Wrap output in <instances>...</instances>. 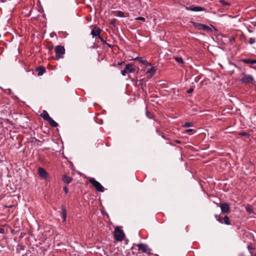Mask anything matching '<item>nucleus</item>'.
<instances>
[{
  "label": "nucleus",
  "instance_id": "f257e3e1",
  "mask_svg": "<svg viewBox=\"0 0 256 256\" xmlns=\"http://www.w3.org/2000/svg\"><path fill=\"white\" fill-rule=\"evenodd\" d=\"M125 236V234L122 230L118 226H116L114 230V238L116 241L122 242Z\"/></svg>",
  "mask_w": 256,
  "mask_h": 256
},
{
  "label": "nucleus",
  "instance_id": "f03ea898",
  "mask_svg": "<svg viewBox=\"0 0 256 256\" xmlns=\"http://www.w3.org/2000/svg\"><path fill=\"white\" fill-rule=\"evenodd\" d=\"M89 182L94 187L96 191L104 192V186L94 178H90L88 179Z\"/></svg>",
  "mask_w": 256,
  "mask_h": 256
},
{
  "label": "nucleus",
  "instance_id": "7ed1b4c3",
  "mask_svg": "<svg viewBox=\"0 0 256 256\" xmlns=\"http://www.w3.org/2000/svg\"><path fill=\"white\" fill-rule=\"evenodd\" d=\"M56 59L58 60L64 58L63 55L65 54V48L64 46L58 45L56 47Z\"/></svg>",
  "mask_w": 256,
  "mask_h": 256
},
{
  "label": "nucleus",
  "instance_id": "20e7f679",
  "mask_svg": "<svg viewBox=\"0 0 256 256\" xmlns=\"http://www.w3.org/2000/svg\"><path fill=\"white\" fill-rule=\"evenodd\" d=\"M242 77L240 80L242 84H253L254 82V78L252 75L242 74Z\"/></svg>",
  "mask_w": 256,
  "mask_h": 256
},
{
  "label": "nucleus",
  "instance_id": "39448f33",
  "mask_svg": "<svg viewBox=\"0 0 256 256\" xmlns=\"http://www.w3.org/2000/svg\"><path fill=\"white\" fill-rule=\"evenodd\" d=\"M137 247L138 248V250L140 251H142L148 254H152V250L148 246V245L144 244H139L137 245Z\"/></svg>",
  "mask_w": 256,
  "mask_h": 256
},
{
  "label": "nucleus",
  "instance_id": "423d86ee",
  "mask_svg": "<svg viewBox=\"0 0 256 256\" xmlns=\"http://www.w3.org/2000/svg\"><path fill=\"white\" fill-rule=\"evenodd\" d=\"M215 218L216 220L221 224H224L226 225L230 224V221L229 218L227 216H226L224 217H222L220 215L216 214Z\"/></svg>",
  "mask_w": 256,
  "mask_h": 256
},
{
  "label": "nucleus",
  "instance_id": "0eeeda50",
  "mask_svg": "<svg viewBox=\"0 0 256 256\" xmlns=\"http://www.w3.org/2000/svg\"><path fill=\"white\" fill-rule=\"evenodd\" d=\"M38 174L39 176L42 178L46 179L48 176V173L46 172V171L42 168H38Z\"/></svg>",
  "mask_w": 256,
  "mask_h": 256
},
{
  "label": "nucleus",
  "instance_id": "6e6552de",
  "mask_svg": "<svg viewBox=\"0 0 256 256\" xmlns=\"http://www.w3.org/2000/svg\"><path fill=\"white\" fill-rule=\"evenodd\" d=\"M220 208L222 212L228 214L230 211V208L227 203H222L220 205Z\"/></svg>",
  "mask_w": 256,
  "mask_h": 256
},
{
  "label": "nucleus",
  "instance_id": "1a4fd4ad",
  "mask_svg": "<svg viewBox=\"0 0 256 256\" xmlns=\"http://www.w3.org/2000/svg\"><path fill=\"white\" fill-rule=\"evenodd\" d=\"M186 10H188L193 12H201L204 10V8L202 6H190L186 7Z\"/></svg>",
  "mask_w": 256,
  "mask_h": 256
},
{
  "label": "nucleus",
  "instance_id": "9d476101",
  "mask_svg": "<svg viewBox=\"0 0 256 256\" xmlns=\"http://www.w3.org/2000/svg\"><path fill=\"white\" fill-rule=\"evenodd\" d=\"M125 68L128 74L134 73L136 71V68L132 64H128L126 65Z\"/></svg>",
  "mask_w": 256,
  "mask_h": 256
},
{
  "label": "nucleus",
  "instance_id": "9b49d317",
  "mask_svg": "<svg viewBox=\"0 0 256 256\" xmlns=\"http://www.w3.org/2000/svg\"><path fill=\"white\" fill-rule=\"evenodd\" d=\"M60 209L62 210V216L63 218V222H66L67 216V211L66 208L65 206H60Z\"/></svg>",
  "mask_w": 256,
  "mask_h": 256
},
{
  "label": "nucleus",
  "instance_id": "f8f14e48",
  "mask_svg": "<svg viewBox=\"0 0 256 256\" xmlns=\"http://www.w3.org/2000/svg\"><path fill=\"white\" fill-rule=\"evenodd\" d=\"M102 30L100 28H94L91 31V34L93 37L98 36V38L100 36Z\"/></svg>",
  "mask_w": 256,
  "mask_h": 256
},
{
  "label": "nucleus",
  "instance_id": "ddd939ff",
  "mask_svg": "<svg viewBox=\"0 0 256 256\" xmlns=\"http://www.w3.org/2000/svg\"><path fill=\"white\" fill-rule=\"evenodd\" d=\"M36 70L38 72V76H41L46 72V68L43 66H38L36 68Z\"/></svg>",
  "mask_w": 256,
  "mask_h": 256
},
{
  "label": "nucleus",
  "instance_id": "4468645a",
  "mask_svg": "<svg viewBox=\"0 0 256 256\" xmlns=\"http://www.w3.org/2000/svg\"><path fill=\"white\" fill-rule=\"evenodd\" d=\"M62 180L64 182L68 184L72 182V178L70 176L65 174L62 176Z\"/></svg>",
  "mask_w": 256,
  "mask_h": 256
},
{
  "label": "nucleus",
  "instance_id": "2eb2a0df",
  "mask_svg": "<svg viewBox=\"0 0 256 256\" xmlns=\"http://www.w3.org/2000/svg\"><path fill=\"white\" fill-rule=\"evenodd\" d=\"M134 60H138L140 63L142 64L145 65H151V64L148 62L146 60H143L142 58V57H136L135 58H134Z\"/></svg>",
  "mask_w": 256,
  "mask_h": 256
},
{
  "label": "nucleus",
  "instance_id": "dca6fc26",
  "mask_svg": "<svg viewBox=\"0 0 256 256\" xmlns=\"http://www.w3.org/2000/svg\"><path fill=\"white\" fill-rule=\"evenodd\" d=\"M40 116L44 120L46 121L50 118L48 112L45 110H43L42 112L40 114Z\"/></svg>",
  "mask_w": 256,
  "mask_h": 256
},
{
  "label": "nucleus",
  "instance_id": "f3484780",
  "mask_svg": "<svg viewBox=\"0 0 256 256\" xmlns=\"http://www.w3.org/2000/svg\"><path fill=\"white\" fill-rule=\"evenodd\" d=\"M204 24L198 23V22H194L193 26L197 30H204Z\"/></svg>",
  "mask_w": 256,
  "mask_h": 256
},
{
  "label": "nucleus",
  "instance_id": "a211bd4d",
  "mask_svg": "<svg viewBox=\"0 0 256 256\" xmlns=\"http://www.w3.org/2000/svg\"><path fill=\"white\" fill-rule=\"evenodd\" d=\"M51 126L56 128L58 126V124L51 117L47 120Z\"/></svg>",
  "mask_w": 256,
  "mask_h": 256
},
{
  "label": "nucleus",
  "instance_id": "6ab92c4d",
  "mask_svg": "<svg viewBox=\"0 0 256 256\" xmlns=\"http://www.w3.org/2000/svg\"><path fill=\"white\" fill-rule=\"evenodd\" d=\"M114 13H115V16H119L120 18L126 16L124 12L120 11V10L116 11V12H114Z\"/></svg>",
  "mask_w": 256,
  "mask_h": 256
},
{
  "label": "nucleus",
  "instance_id": "aec40b11",
  "mask_svg": "<svg viewBox=\"0 0 256 256\" xmlns=\"http://www.w3.org/2000/svg\"><path fill=\"white\" fill-rule=\"evenodd\" d=\"M246 210L250 214H252L254 212L253 207L252 206L249 205V204L247 205L246 206Z\"/></svg>",
  "mask_w": 256,
  "mask_h": 256
},
{
  "label": "nucleus",
  "instance_id": "412c9836",
  "mask_svg": "<svg viewBox=\"0 0 256 256\" xmlns=\"http://www.w3.org/2000/svg\"><path fill=\"white\" fill-rule=\"evenodd\" d=\"M156 72V68L154 67H152L150 69H148L146 73L150 74L152 75H154Z\"/></svg>",
  "mask_w": 256,
  "mask_h": 256
},
{
  "label": "nucleus",
  "instance_id": "4be33fe9",
  "mask_svg": "<svg viewBox=\"0 0 256 256\" xmlns=\"http://www.w3.org/2000/svg\"><path fill=\"white\" fill-rule=\"evenodd\" d=\"M244 42L246 43H248V44H254V43H255V42H256V38H250L248 41H247L246 40H245Z\"/></svg>",
  "mask_w": 256,
  "mask_h": 256
},
{
  "label": "nucleus",
  "instance_id": "5701e85b",
  "mask_svg": "<svg viewBox=\"0 0 256 256\" xmlns=\"http://www.w3.org/2000/svg\"><path fill=\"white\" fill-rule=\"evenodd\" d=\"M242 62L246 64H252V60L251 59H242Z\"/></svg>",
  "mask_w": 256,
  "mask_h": 256
},
{
  "label": "nucleus",
  "instance_id": "b1692460",
  "mask_svg": "<svg viewBox=\"0 0 256 256\" xmlns=\"http://www.w3.org/2000/svg\"><path fill=\"white\" fill-rule=\"evenodd\" d=\"M174 58L177 62L182 64H184V62L181 57H176Z\"/></svg>",
  "mask_w": 256,
  "mask_h": 256
},
{
  "label": "nucleus",
  "instance_id": "393cba45",
  "mask_svg": "<svg viewBox=\"0 0 256 256\" xmlns=\"http://www.w3.org/2000/svg\"><path fill=\"white\" fill-rule=\"evenodd\" d=\"M146 114L148 118H150V119L153 118V117H154L153 114H151L150 112H148L146 108Z\"/></svg>",
  "mask_w": 256,
  "mask_h": 256
},
{
  "label": "nucleus",
  "instance_id": "a878e982",
  "mask_svg": "<svg viewBox=\"0 0 256 256\" xmlns=\"http://www.w3.org/2000/svg\"><path fill=\"white\" fill-rule=\"evenodd\" d=\"M203 30H205L207 32H211L212 30L210 26L204 24Z\"/></svg>",
  "mask_w": 256,
  "mask_h": 256
},
{
  "label": "nucleus",
  "instance_id": "bb28decb",
  "mask_svg": "<svg viewBox=\"0 0 256 256\" xmlns=\"http://www.w3.org/2000/svg\"><path fill=\"white\" fill-rule=\"evenodd\" d=\"M219 2L224 6H229L230 5L228 2H226L224 0H220Z\"/></svg>",
  "mask_w": 256,
  "mask_h": 256
},
{
  "label": "nucleus",
  "instance_id": "cd10ccee",
  "mask_svg": "<svg viewBox=\"0 0 256 256\" xmlns=\"http://www.w3.org/2000/svg\"><path fill=\"white\" fill-rule=\"evenodd\" d=\"M192 126V124L191 122H186L184 125L183 126L184 128H189Z\"/></svg>",
  "mask_w": 256,
  "mask_h": 256
},
{
  "label": "nucleus",
  "instance_id": "c85d7f7f",
  "mask_svg": "<svg viewBox=\"0 0 256 256\" xmlns=\"http://www.w3.org/2000/svg\"><path fill=\"white\" fill-rule=\"evenodd\" d=\"M247 248L250 251V253L252 254V252H250L251 250H255V248L252 246L251 245L249 244L247 246Z\"/></svg>",
  "mask_w": 256,
  "mask_h": 256
},
{
  "label": "nucleus",
  "instance_id": "c756f323",
  "mask_svg": "<svg viewBox=\"0 0 256 256\" xmlns=\"http://www.w3.org/2000/svg\"><path fill=\"white\" fill-rule=\"evenodd\" d=\"M136 20H142V21H143V22H145L146 19L144 17L140 16V17H138V18H136Z\"/></svg>",
  "mask_w": 256,
  "mask_h": 256
},
{
  "label": "nucleus",
  "instance_id": "7c9ffc66",
  "mask_svg": "<svg viewBox=\"0 0 256 256\" xmlns=\"http://www.w3.org/2000/svg\"><path fill=\"white\" fill-rule=\"evenodd\" d=\"M121 74L123 76H125L126 74H128L126 68L124 70H121Z\"/></svg>",
  "mask_w": 256,
  "mask_h": 256
},
{
  "label": "nucleus",
  "instance_id": "2f4dec72",
  "mask_svg": "<svg viewBox=\"0 0 256 256\" xmlns=\"http://www.w3.org/2000/svg\"><path fill=\"white\" fill-rule=\"evenodd\" d=\"M240 135L244 136H249V134L246 132H242L240 134Z\"/></svg>",
  "mask_w": 256,
  "mask_h": 256
},
{
  "label": "nucleus",
  "instance_id": "473e14b6",
  "mask_svg": "<svg viewBox=\"0 0 256 256\" xmlns=\"http://www.w3.org/2000/svg\"><path fill=\"white\" fill-rule=\"evenodd\" d=\"M98 38L102 42L103 44H106V40H104V38H102L100 36L98 37Z\"/></svg>",
  "mask_w": 256,
  "mask_h": 256
},
{
  "label": "nucleus",
  "instance_id": "72a5a7b5",
  "mask_svg": "<svg viewBox=\"0 0 256 256\" xmlns=\"http://www.w3.org/2000/svg\"><path fill=\"white\" fill-rule=\"evenodd\" d=\"M116 21V19L112 20L110 22V24L114 26Z\"/></svg>",
  "mask_w": 256,
  "mask_h": 256
},
{
  "label": "nucleus",
  "instance_id": "f704fd0d",
  "mask_svg": "<svg viewBox=\"0 0 256 256\" xmlns=\"http://www.w3.org/2000/svg\"><path fill=\"white\" fill-rule=\"evenodd\" d=\"M156 132L158 135H160L162 134V132L159 128H156Z\"/></svg>",
  "mask_w": 256,
  "mask_h": 256
},
{
  "label": "nucleus",
  "instance_id": "c9c22d12",
  "mask_svg": "<svg viewBox=\"0 0 256 256\" xmlns=\"http://www.w3.org/2000/svg\"><path fill=\"white\" fill-rule=\"evenodd\" d=\"M194 92V88H190L187 90V93L190 94Z\"/></svg>",
  "mask_w": 256,
  "mask_h": 256
},
{
  "label": "nucleus",
  "instance_id": "e433bc0d",
  "mask_svg": "<svg viewBox=\"0 0 256 256\" xmlns=\"http://www.w3.org/2000/svg\"><path fill=\"white\" fill-rule=\"evenodd\" d=\"M194 130L193 129H191V128H190V129H188L186 130V133H190V132H193Z\"/></svg>",
  "mask_w": 256,
  "mask_h": 256
},
{
  "label": "nucleus",
  "instance_id": "4c0bfd02",
  "mask_svg": "<svg viewBox=\"0 0 256 256\" xmlns=\"http://www.w3.org/2000/svg\"><path fill=\"white\" fill-rule=\"evenodd\" d=\"M64 190L66 194H68V188L66 186H64Z\"/></svg>",
  "mask_w": 256,
  "mask_h": 256
},
{
  "label": "nucleus",
  "instance_id": "58836bf2",
  "mask_svg": "<svg viewBox=\"0 0 256 256\" xmlns=\"http://www.w3.org/2000/svg\"><path fill=\"white\" fill-rule=\"evenodd\" d=\"M106 44V46H108L109 48H112L113 47L112 45L110 44H109L108 43L106 42V44Z\"/></svg>",
  "mask_w": 256,
  "mask_h": 256
},
{
  "label": "nucleus",
  "instance_id": "ea45409f",
  "mask_svg": "<svg viewBox=\"0 0 256 256\" xmlns=\"http://www.w3.org/2000/svg\"><path fill=\"white\" fill-rule=\"evenodd\" d=\"M4 228H0V234H4Z\"/></svg>",
  "mask_w": 256,
  "mask_h": 256
},
{
  "label": "nucleus",
  "instance_id": "a19ab883",
  "mask_svg": "<svg viewBox=\"0 0 256 256\" xmlns=\"http://www.w3.org/2000/svg\"><path fill=\"white\" fill-rule=\"evenodd\" d=\"M160 136H162V137L164 139L166 138V136H165V135L164 134V133L162 132V134Z\"/></svg>",
  "mask_w": 256,
  "mask_h": 256
},
{
  "label": "nucleus",
  "instance_id": "79ce46f5",
  "mask_svg": "<svg viewBox=\"0 0 256 256\" xmlns=\"http://www.w3.org/2000/svg\"><path fill=\"white\" fill-rule=\"evenodd\" d=\"M252 64H256V60H252Z\"/></svg>",
  "mask_w": 256,
  "mask_h": 256
},
{
  "label": "nucleus",
  "instance_id": "37998d69",
  "mask_svg": "<svg viewBox=\"0 0 256 256\" xmlns=\"http://www.w3.org/2000/svg\"><path fill=\"white\" fill-rule=\"evenodd\" d=\"M123 63H124V62H123ZM122 64V62L118 63V64H119V65H120V64Z\"/></svg>",
  "mask_w": 256,
  "mask_h": 256
},
{
  "label": "nucleus",
  "instance_id": "c03bdc74",
  "mask_svg": "<svg viewBox=\"0 0 256 256\" xmlns=\"http://www.w3.org/2000/svg\"><path fill=\"white\" fill-rule=\"evenodd\" d=\"M250 67L251 68H254V66H250Z\"/></svg>",
  "mask_w": 256,
  "mask_h": 256
},
{
  "label": "nucleus",
  "instance_id": "a18cd8bd",
  "mask_svg": "<svg viewBox=\"0 0 256 256\" xmlns=\"http://www.w3.org/2000/svg\"><path fill=\"white\" fill-rule=\"evenodd\" d=\"M256 256V254H255L254 256Z\"/></svg>",
  "mask_w": 256,
  "mask_h": 256
}]
</instances>
